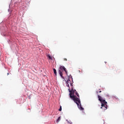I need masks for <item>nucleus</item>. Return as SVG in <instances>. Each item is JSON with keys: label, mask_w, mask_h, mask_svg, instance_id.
Returning a JSON list of instances; mask_svg holds the SVG:
<instances>
[{"label": "nucleus", "mask_w": 124, "mask_h": 124, "mask_svg": "<svg viewBox=\"0 0 124 124\" xmlns=\"http://www.w3.org/2000/svg\"><path fill=\"white\" fill-rule=\"evenodd\" d=\"M47 57H48L49 60H53V58L51 57V56H50V55H48Z\"/></svg>", "instance_id": "423d86ee"}, {"label": "nucleus", "mask_w": 124, "mask_h": 124, "mask_svg": "<svg viewBox=\"0 0 124 124\" xmlns=\"http://www.w3.org/2000/svg\"><path fill=\"white\" fill-rule=\"evenodd\" d=\"M64 61H65V62L67 61V59L66 58H64Z\"/></svg>", "instance_id": "1a4fd4ad"}, {"label": "nucleus", "mask_w": 124, "mask_h": 124, "mask_svg": "<svg viewBox=\"0 0 124 124\" xmlns=\"http://www.w3.org/2000/svg\"><path fill=\"white\" fill-rule=\"evenodd\" d=\"M59 111H62V106L60 107V108L59 109Z\"/></svg>", "instance_id": "0eeeda50"}, {"label": "nucleus", "mask_w": 124, "mask_h": 124, "mask_svg": "<svg viewBox=\"0 0 124 124\" xmlns=\"http://www.w3.org/2000/svg\"><path fill=\"white\" fill-rule=\"evenodd\" d=\"M70 82V79H69V77L68 78V80L66 81V85L67 87H68V91H69V95L70 98L74 100V103H76L78 106V107L80 110H84V108L82 107V105H81V100H80V95L78 92L76 91V90H74L73 88H72L70 90V87H69V84L68 83Z\"/></svg>", "instance_id": "f257e3e1"}, {"label": "nucleus", "mask_w": 124, "mask_h": 124, "mask_svg": "<svg viewBox=\"0 0 124 124\" xmlns=\"http://www.w3.org/2000/svg\"><path fill=\"white\" fill-rule=\"evenodd\" d=\"M97 94L98 93H101V91H99L96 92Z\"/></svg>", "instance_id": "6e6552de"}, {"label": "nucleus", "mask_w": 124, "mask_h": 124, "mask_svg": "<svg viewBox=\"0 0 124 124\" xmlns=\"http://www.w3.org/2000/svg\"><path fill=\"white\" fill-rule=\"evenodd\" d=\"M53 71H54L55 75H56V76H57V70H56V69L54 68Z\"/></svg>", "instance_id": "20e7f679"}, {"label": "nucleus", "mask_w": 124, "mask_h": 124, "mask_svg": "<svg viewBox=\"0 0 124 124\" xmlns=\"http://www.w3.org/2000/svg\"><path fill=\"white\" fill-rule=\"evenodd\" d=\"M71 86H72V84H71Z\"/></svg>", "instance_id": "9d476101"}, {"label": "nucleus", "mask_w": 124, "mask_h": 124, "mask_svg": "<svg viewBox=\"0 0 124 124\" xmlns=\"http://www.w3.org/2000/svg\"><path fill=\"white\" fill-rule=\"evenodd\" d=\"M65 71L66 74H67V71H66V68L64 67V66H61L59 69V73L61 77V78H62V79H64V78L63 76H62V72Z\"/></svg>", "instance_id": "7ed1b4c3"}, {"label": "nucleus", "mask_w": 124, "mask_h": 124, "mask_svg": "<svg viewBox=\"0 0 124 124\" xmlns=\"http://www.w3.org/2000/svg\"><path fill=\"white\" fill-rule=\"evenodd\" d=\"M98 100H99L102 104V107H101V108H102V107H104V108H105L106 110V109H107V102L105 101V100L103 99V98H102V97L100 96L99 95H98Z\"/></svg>", "instance_id": "f03ea898"}, {"label": "nucleus", "mask_w": 124, "mask_h": 124, "mask_svg": "<svg viewBox=\"0 0 124 124\" xmlns=\"http://www.w3.org/2000/svg\"><path fill=\"white\" fill-rule=\"evenodd\" d=\"M60 121H61V117H59L58 118V119L57 120V121L56 122L58 123H59L60 122Z\"/></svg>", "instance_id": "39448f33"}]
</instances>
